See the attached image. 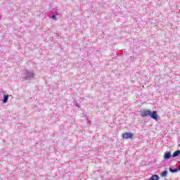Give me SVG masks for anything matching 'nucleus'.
I'll return each mask as SVG.
<instances>
[{
	"label": "nucleus",
	"mask_w": 180,
	"mask_h": 180,
	"mask_svg": "<svg viewBox=\"0 0 180 180\" xmlns=\"http://www.w3.org/2000/svg\"><path fill=\"white\" fill-rule=\"evenodd\" d=\"M180 154V150H176L172 155V157L175 158V157H178V155H179Z\"/></svg>",
	"instance_id": "6"
},
{
	"label": "nucleus",
	"mask_w": 180,
	"mask_h": 180,
	"mask_svg": "<svg viewBox=\"0 0 180 180\" xmlns=\"http://www.w3.org/2000/svg\"><path fill=\"white\" fill-rule=\"evenodd\" d=\"M57 18L56 17V15H52V19H56Z\"/></svg>",
	"instance_id": "10"
},
{
	"label": "nucleus",
	"mask_w": 180,
	"mask_h": 180,
	"mask_svg": "<svg viewBox=\"0 0 180 180\" xmlns=\"http://www.w3.org/2000/svg\"><path fill=\"white\" fill-rule=\"evenodd\" d=\"M169 171H170V172H178L176 169H173L172 167L169 168Z\"/></svg>",
	"instance_id": "8"
},
{
	"label": "nucleus",
	"mask_w": 180,
	"mask_h": 180,
	"mask_svg": "<svg viewBox=\"0 0 180 180\" xmlns=\"http://www.w3.org/2000/svg\"><path fill=\"white\" fill-rule=\"evenodd\" d=\"M167 174H168V172L167 170L163 171L162 173V176H167Z\"/></svg>",
	"instance_id": "9"
},
{
	"label": "nucleus",
	"mask_w": 180,
	"mask_h": 180,
	"mask_svg": "<svg viewBox=\"0 0 180 180\" xmlns=\"http://www.w3.org/2000/svg\"><path fill=\"white\" fill-rule=\"evenodd\" d=\"M160 176L157 174L152 175L148 180H159Z\"/></svg>",
	"instance_id": "4"
},
{
	"label": "nucleus",
	"mask_w": 180,
	"mask_h": 180,
	"mask_svg": "<svg viewBox=\"0 0 180 180\" xmlns=\"http://www.w3.org/2000/svg\"><path fill=\"white\" fill-rule=\"evenodd\" d=\"M141 117H147V116H150V117L156 120V122L158 120V114L157 113V111L151 112V110L146 109L141 112Z\"/></svg>",
	"instance_id": "1"
},
{
	"label": "nucleus",
	"mask_w": 180,
	"mask_h": 180,
	"mask_svg": "<svg viewBox=\"0 0 180 180\" xmlns=\"http://www.w3.org/2000/svg\"><path fill=\"white\" fill-rule=\"evenodd\" d=\"M172 157V155H171V153H165V155H164L165 160H169V158H171Z\"/></svg>",
	"instance_id": "5"
},
{
	"label": "nucleus",
	"mask_w": 180,
	"mask_h": 180,
	"mask_svg": "<svg viewBox=\"0 0 180 180\" xmlns=\"http://www.w3.org/2000/svg\"><path fill=\"white\" fill-rule=\"evenodd\" d=\"M8 99H9V96L4 95L3 103H6V102H8Z\"/></svg>",
	"instance_id": "7"
},
{
	"label": "nucleus",
	"mask_w": 180,
	"mask_h": 180,
	"mask_svg": "<svg viewBox=\"0 0 180 180\" xmlns=\"http://www.w3.org/2000/svg\"><path fill=\"white\" fill-rule=\"evenodd\" d=\"M176 169L177 172H178V171H180V165H179V167L176 168Z\"/></svg>",
	"instance_id": "11"
},
{
	"label": "nucleus",
	"mask_w": 180,
	"mask_h": 180,
	"mask_svg": "<svg viewBox=\"0 0 180 180\" xmlns=\"http://www.w3.org/2000/svg\"><path fill=\"white\" fill-rule=\"evenodd\" d=\"M34 77V73L32 72H27L25 74V78H33Z\"/></svg>",
	"instance_id": "3"
},
{
	"label": "nucleus",
	"mask_w": 180,
	"mask_h": 180,
	"mask_svg": "<svg viewBox=\"0 0 180 180\" xmlns=\"http://www.w3.org/2000/svg\"><path fill=\"white\" fill-rule=\"evenodd\" d=\"M122 139H133V134L125 132L122 134Z\"/></svg>",
	"instance_id": "2"
}]
</instances>
